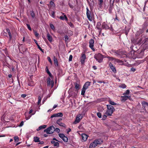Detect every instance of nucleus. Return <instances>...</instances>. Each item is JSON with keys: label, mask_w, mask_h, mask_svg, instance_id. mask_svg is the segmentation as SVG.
<instances>
[{"label": "nucleus", "mask_w": 148, "mask_h": 148, "mask_svg": "<svg viewBox=\"0 0 148 148\" xmlns=\"http://www.w3.org/2000/svg\"><path fill=\"white\" fill-rule=\"evenodd\" d=\"M107 110L105 113V114L107 116H111L115 110L114 107L111 105H107Z\"/></svg>", "instance_id": "obj_1"}, {"label": "nucleus", "mask_w": 148, "mask_h": 148, "mask_svg": "<svg viewBox=\"0 0 148 148\" xmlns=\"http://www.w3.org/2000/svg\"><path fill=\"white\" fill-rule=\"evenodd\" d=\"M104 56L99 53L96 54L94 56V58L97 61L100 63L102 62L103 58H104Z\"/></svg>", "instance_id": "obj_2"}, {"label": "nucleus", "mask_w": 148, "mask_h": 148, "mask_svg": "<svg viewBox=\"0 0 148 148\" xmlns=\"http://www.w3.org/2000/svg\"><path fill=\"white\" fill-rule=\"evenodd\" d=\"M102 142V141L100 139L96 140L90 143V148H94L97 146V144H101Z\"/></svg>", "instance_id": "obj_3"}, {"label": "nucleus", "mask_w": 148, "mask_h": 148, "mask_svg": "<svg viewBox=\"0 0 148 148\" xmlns=\"http://www.w3.org/2000/svg\"><path fill=\"white\" fill-rule=\"evenodd\" d=\"M101 27L103 29H104L106 30L109 29L112 31L113 30L112 25L111 24L108 25L105 22L102 23Z\"/></svg>", "instance_id": "obj_4"}, {"label": "nucleus", "mask_w": 148, "mask_h": 148, "mask_svg": "<svg viewBox=\"0 0 148 148\" xmlns=\"http://www.w3.org/2000/svg\"><path fill=\"white\" fill-rule=\"evenodd\" d=\"M55 131V127L51 126L47 128L44 130L45 132H46L47 134H53Z\"/></svg>", "instance_id": "obj_5"}, {"label": "nucleus", "mask_w": 148, "mask_h": 148, "mask_svg": "<svg viewBox=\"0 0 148 148\" xmlns=\"http://www.w3.org/2000/svg\"><path fill=\"white\" fill-rule=\"evenodd\" d=\"M86 59V56L84 53H82L81 57L80 58V61L81 64H83L85 62Z\"/></svg>", "instance_id": "obj_6"}, {"label": "nucleus", "mask_w": 148, "mask_h": 148, "mask_svg": "<svg viewBox=\"0 0 148 148\" xmlns=\"http://www.w3.org/2000/svg\"><path fill=\"white\" fill-rule=\"evenodd\" d=\"M94 40L92 39H91L89 42V47L93 51H95V49L93 48L94 44Z\"/></svg>", "instance_id": "obj_7"}, {"label": "nucleus", "mask_w": 148, "mask_h": 148, "mask_svg": "<svg viewBox=\"0 0 148 148\" xmlns=\"http://www.w3.org/2000/svg\"><path fill=\"white\" fill-rule=\"evenodd\" d=\"M86 15L88 19L90 21H92V18L90 16L91 12L90 11L88 8H86Z\"/></svg>", "instance_id": "obj_8"}, {"label": "nucleus", "mask_w": 148, "mask_h": 148, "mask_svg": "<svg viewBox=\"0 0 148 148\" xmlns=\"http://www.w3.org/2000/svg\"><path fill=\"white\" fill-rule=\"evenodd\" d=\"M47 82L48 86H50L51 85V88L54 85V82L53 81H52L49 77L48 78Z\"/></svg>", "instance_id": "obj_9"}, {"label": "nucleus", "mask_w": 148, "mask_h": 148, "mask_svg": "<svg viewBox=\"0 0 148 148\" xmlns=\"http://www.w3.org/2000/svg\"><path fill=\"white\" fill-rule=\"evenodd\" d=\"M101 24L100 22H97L96 27V28L99 30V34H101L102 30V29L101 28Z\"/></svg>", "instance_id": "obj_10"}, {"label": "nucleus", "mask_w": 148, "mask_h": 148, "mask_svg": "<svg viewBox=\"0 0 148 148\" xmlns=\"http://www.w3.org/2000/svg\"><path fill=\"white\" fill-rule=\"evenodd\" d=\"M63 116L61 112L58 113L56 114H55L52 115L51 117V118H53L54 117H62Z\"/></svg>", "instance_id": "obj_11"}, {"label": "nucleus", "mask_w": 148, "mask_h": 148, "mask_svg": "<svg viewBox=\"0 0 148 148\" xmlns=\"http://www.w3.org/2000/svg\"><path fill=\"white\" fill-rule=\"evenodd\" d=\"M109 66L111 69L112 71L114 73L116 72V70L115 68L113 66V65L111 62H110L109 64Z\"/></svg>", "instance_id": "obj_12"}, {"label": "nucleus", "mask_w": 148, "mask_h": 148, "mask_svg": "<svg viewBox=\"0 0 148 148\" xmlns=\"http://www.w3.org/2000/svg\"><path fill=\"white\" fill-rule=\"evenodd\" d=\"M90 82H86L84 85L83 88H84L85 89H87L88 87L90 85Z\"/></svg>", "instance_id": "obj_13"}, {"label": "nucleus", "mask_w": 148, "mask_h": 148, "mask_svg": "<svg viewBox=\"0 0 148 148\" xmlns=\"http://www.w3.org/2000/svg\"><path fill=\"white\" fill-rule=\"evenodd\" d=\"M47 38L48 40L50 42H51L52 41V38L51 36H50L48 32L47 34Z\"/></svg>", "instance_id": "obj_14"}, {"label": "nucleus", "mask_w": 148, "mask_h": 148, "mask_svg": "<svg viewBox=\"0 0 148 148\" xmlns=\"http://www.w3.org/2000/svg\"><path fill=\"white\" fill-rule=\"evenodd\" d=\"M82 140H84V141H86L88 136L84 134H82Z\"/></svg>", "instance_id": "obj_15"}, {"label": "nucleus", "mask_w": 148, "mask_h": 148, "mask_svg": "<svg viewBox=\"0 0 148 148\" xmlns=\"http://www.w3.org/2000/svg\"><path fill=\"white\" fill-rule=\"evenodd\" d=\"M114 53L115 54V55H116L117 56H121L122 54L121 51L120 50L115 51Z\"/></svg>", "instance_id": "obj_16"}, {"label": "nucleus", "mask_w": 148, "mask_h": 148, "mask_svg": "<svg viewBox=\"0 0 148 148\" xmlns=\"http://www.w3.org/2000/svg\"><path fill=\"white\" fill-rule=\"evenodd\" d=\"M130 96H122V100L123 101H125L127 99L129 98L130 97Z\"/></svg>", "instance_id": "obj_17"}, {"label": "nucleus", "mask_w": 148, "mask_h": 148, "mask_svg": "<svg viewBox=\"0 0 148 148\" xmlns=\"http://www.w3.org/2000/svg\"><path fill=\"white\" fill-rule=\"evenodd\" d=\"M51 143L53 144L54 146L58 147L59 146V143L58 142H55L54 140H52Z\"/></svg>", "instance_id": "obj_18"}, {"label": "nucleus", "mask_w": 148, "mask_h": 148, "mask_svg": "<svg viewBox=\"0 0 148 148\" xmlns=\"http://www.w3.org/2000/svg\"><path fill=\"white\" fill-rule=\"evenodd\" d=\"M47 127V125H41L37 129V131H39L40 130L42 129L45 128Z\"/></svg>", "instance_id": "obj_19"}, {"label": "nucleus", "mask_w": 148, "mask_h": 148, "mask_svg": "<svg viewBox=\"0 0 148 148\" xmlns=\"http://www.w3.org/2000/svg\"><path fill=\"white\" fill-rule=\"evenodd\" d=\"M53 60L54 62V63L56 66H58V62L57 59L56 58H55V57H54L53 58Z\"/></svg>", "instance_id": "obj_20"}, {"label": "nucleus", "mask_w": 148, "mask_h": 148, "mask_svg": "<svg viewBox=\"0 0 148 148\" xmlns=\"http://www.w3.org/2000/svg\"><path fill=\"white\" fill-rule=\"evenodd\" d=\"M34 141L35 142H40L39 138L37 137H34Z\"/></svg>", "instance_id": "obj_21"}, {"label": "nucleus", "mask_w": 148, "mask_h": 148, "mask_svg": "<svg viewBox=\"0 0 148 148\" xmlns=\"http://www.w3.org/2000/svg\"><path fill=\"white\" fill-rule=\"evenodd\" d=\"M60 126L64 127H66V125L63 123L60 122L57 123Z\"/></svg>", "instance_id": "obj_22"}, {"label": "nucleus", "mask_w": 148, "mask_h": 148, "mask_svg": "<svg viewBox=\"0 0 148 148\" xmlns=\"http://www.w3.org/2000/svg\"><path fill=\"white\" fill-rule=\"evenodd\" d=\"M80 120L79 119H78V118L76 117L75 121L73 123L75 124H76L77 123H79L80 121Z\"/></svg>", "instance_id": "obj_23"}, {"label": "nucleus", "mask_w": 148, "mask_h": 148, "mask_svg": "<svg viewBox=\"0 0 148 148\" xmlns=\"http://www.w3.org/2000/svg\"><path fill=\"white\" fill-rule=\"evenodd\" d=\"M8 35L9 36V43H10L12 39V36L11 33H9Z\"/></svg>", "instance_id": "obj_24"}, {"label": "nucleus", "mask_w": 148, "mask_h": 148, "mask_svg": "<svg viewBox=\"0 0 148 148\" xmlns=\"http://www.w3.org/2000/svg\"><path fill=\"white\" fill-rule=\"evenodd\" d=\"M109 103L111 105H116V103L110 100L109 101Z\"/></svg>", "instance_id": "obj_25"}, {"label": "nucleus", "mask_w": 148, "mask_h": 148, "mask_svg": "<svg viewBox=\"0 0 148 148\" xmlns=\"http://www.w3.org/2000/svg\"><path fill=\"white\" fill-rule=\"evenodd\" d=\"M42 97L40 96H39L38 97V105H39L40 103Z\"/></svg>", "instance_id": "obj_26"}, {"label": "nucleus", "mask_w": 148, "mask_h": 148, "mask_svg": "<svg viewBox=\"0 0 148 148\" xmlns=\"http://www.w3.org/2000/svg\"><path fill=\"white\" fill-rule=\"evenodd\" d=\"M51 28L54 31H55V28L53 24H50Z\"/></svg>", "instance_id": "obj_27"}, {"label": "nucleus", "mask_w": 148, "mask_h": 148, "mask_svg": "<svg viewBox=\"0 0 148 148\" xmlns=\"http://www.w3.org/2000/svg\"><path fill=\"white\" fill-rule=\"evenodd\" d=\"M86 89H85L84 88H82V91H81V95H84L86 91Z\"/></svg>", "instance_id": "obj_28"}, {"label": "nucleus", "mask_w": 148, "mask_h": 148, "mask_svg": "<svg viewBox=\"0 0 148 148\" xmlns=\"http://www.w3.org/2000/svg\"><path fill=\"white\" fill-rule=\"evenodd\" d=\"M62 140L65 142H67L68 141V138L65 136H64L63 139H62Z\"/></svg>", "instance_id": "obj_29"}, {"label": "nucleus", "mask_w": 148, "mask_h": 148, "mask_svg": "<svg viewBox=\"0 0 148 148\" xmlns=\"http://www.w3.org/2000/svg\"><path fill=\"white\" fill-rule=\"evenodd\" d=\"M119 87L120 88H125L126 87V85L124 84H122Z\"/></svg>", "instance_id": "obj_30"}, {"label": "nucleus", "mask_w": 148, "mask_h": 148, "mask_svg": "<svg viewBox=\"0 0 148 148\" xmlns=\"http://www.w3.org/2000/svg\"><path fill=\"white\" fill-rule=\"evenodd\" d=\"M59 136L61 138H62V139H63L64 137V136L65 135L63 134H59Z\"/></svg>", "instance_id": "obj_31"}, {"label": "nucleus", "mask_w": 148, "mask_h": 148, "mask_svg": "<svg viewBox=\"0 0 148 148\" xmlns=\"http://www.w3.org/2000/svg\"><path fill=\"white\" fill-rule=\"evenodd\" d=\"M129 93H130V90H126V92H124L123 94L124 95H128L129 94Z\"/></svg>", "instance_id": "obj_32"}, {"label": "nucleus", "mask_w": 148, "mask_h": 148, "mask_svg": "<svg viewBox=\"0 0 148 148\" xmlns=\"http://www.w3.org/2000/svg\"><path fill=\"white\" fill-rule=\"evenodd\" d=\"M32 114L30 115H29L27 117L26 115H25V118L26 119V120H28L32 116L33 114Z\"/></svg>", "instance_id": "obj_33"}, {"label": "nucleus", "mask_w": 148, "mask_h": 148, "mask_svg": "<svg viewBox=\"0 0 148 148\" xmlns=\"http://www.w3.org/2000/svg\"><path fill=\"white\" fill-rule=\"evenodd\" d=\"M14 139L15 141L16 142H18V137L17 136H15L14 137Z\"/></svg>", "instance_id": "obj_34"}, {"label": "nucleus", "mask_w": 148, "mask_h": 148, "mask_svg": "<svg viewBox=\"0 0 148 148\" xmlns=\"http://www.w3.org/2000/svg\"><path fill=\"white\" fill-rule=\"evenodd\" d=\"M50 4L52 6L54 7L55 6V4L52 1H51L50 2Z\"/></svg>", "instance_id": "obj_35"}, {"label": "nucleus", "mask_w": 148, "mask_h": 148, "mask_svg": "<svg viewBox=\"0 0 148 148\" xmlns=\"http://www.w3.org/2000/svg\"><path fill=\"white\" fill-rule=\"evenodd\" d=\"M79 85L77 83H75V88L76 89H78L79 88Z\"/></svg>", "instance_id": "obj_36"}, {"label": "nucleus", "mask_w": 148, "mask_h": 148, "mask_svg": "<svg viewBox=\"0 0 148 148\" xmlns=\"http://www.w3.org/2000/svg\"><path fill=\"white\" fill-rule=\"evenodd\" d=\"M55 12L54 11H52L51 14V16L54 18L55 17Z\"/></svg>", "instance_id": "obj_37"}, {"label": "nucleus", "mask_w": 148, "mask_h": 148, "mask_svg": "<svg viewBox=\"0 0 148 148\" xmlns=\"http://www.w3.org/2000/svg\"><path fill=\"white\" fill-rule=\"evenodd\" d=\"M65 41L66 42L69 39L68 36L67 35H65L64 36Z\"/></svg>", "instance_id": "obj_38"}, {"label": "nucleus", "mask_w": 148, "mask_h": 148, "mask_svg": "<svg viewBox=\"0 0 148 148\" xmlns=\"http://www.w3.org/2000/svg\"><path fill=\"white\" fill-rule=\"evenodd\" d=\"M31 15L32 18H34L35 16V14L33 11H32L31 13Z\"/></svg>", "instance_id": "obj_39"}, {"label": "nucleus", "mask_w": 148, "mask_h": 148, "mask_svg": "<svg viewBox=\"0 0 148 148\" xmlns=\"http://www.w3.org/2000/svg\"><path fill=\"white\" fill-rule=\"evenodd\" d=\"M77 117L78 118V119H79L81 120L82 118V115L79 114V115H78Z\"/></svg>", "instance_id": "obj_40"}, {"label": "nucleus", "mask_w": 148, "mask_h": 148, "mask_svg": "<svg viewBox=\"0 0 148 148\" xmlns=\"http://www.w3.org/2000/svg\"><path fill=\"white\" fill-rule=\"evenodd\" d=\"M97 116L99 118H101V114L100 112H98L97 113Z\"/></svg>", "instance_id": "obj_41"}, {"label": "nucleus", "mask_w": 148, "mask_h": 148, "mask_svg": "<svg viewBox=\"0 0 148 148\" xmlns=\"http://www.w3.org/2000/svg\"><path fill=\"white\" fill-rule=\"evenodd\" d=\"M37 47L42 52L44 53V50L42 49L39 45Z\"/></svg>", "instance_id": "obj_42"}, {"label": "nucleus", "mask_w": 148, "mask_h": 148, "mask_svg": "<svg viewBox=\"0 0 148 148\" xmlns=\"http://www.w3.org/2000/svg\"><path fill=\"white\" fill-rule=\"evenodd\" d=\"M27 26L28 29L30 30L31 31L32 30V29L31 28L30 25L28 24H27Z\"/></svg>", "instance_id": "obj_43"}, {"label": "nucleus", "mask_w": 148, "mask_h": 148, "mask_svg": "<svg viewBox=\"0 0 148 148\" xmlns=\"http://www.w3.org/2000/svg\"><path fill=\"white\" fill-rule=\"evenodd\" d=\"M69 25L71 27H74L73 25L71 22L69 23H68Z\"/></svg>", "instance_id": "obj_44"}, {"label": "nucleus", "mask_w": 148, "mask_h": 148, "mask_svg": "<svg viewBox=\"0 0 148 148\" xmlns=\"http://www.w3.org/2000/svg\"><path fill=\"white\" fill-rule=\"evenodd\" d=\"M55 131L57 133H59L60 132V130L58 128H55Z\"/></svg>", "instance_id": "obj_45"}, {"label": "nucleus", "mask_w": 148, "mask_h": 148, "mask_svg": "<svg viewBox=\"0 0 148 148\" xmlns=\"http://www.w3.org/2000/svg\"><path fill=\"white\" fill-rule=\"evenodd\" d=\"M34 85L33 82H30L28 83V85L30 86H33Z\"/></svg>", "instance_id": "obj_46"}, {"label": "nucleus", "mask_w": 148, "mask_h": 148, "mask_svg": "<svg viewBox=\"0 0 148 148\" xmlns=\"http://www.w3.org/2000/svg\"><path fill=\"white\" fill-rule=\"evenodd\" d=\"M72 55H70L69 56V61H71L72 60Z\"/></svg>", "instance_id": "obj_47"}, {"label": "nucleus", "mask_w": 148, "mask_h": 148, "mask_svg": "<svg viewBox=\"0 0 148 148\" xmlns=\"http://www.w3.org/2000/svg\"><path fill=\"white\" fill-rule=\"evenodd\" d=\"M34 32L36 36L37 37L38 36L39 34L36 31H34Z\"/></svg>", "instance_id": "obj_48"}, {"label": "nucleus", "mask_w": 148, "mask_h": 148, "mask_svg": "<svg viewBox=\"0 0 148 148\" xmlns=\"http://www.w3.org/2000/svg\"><path fill=\"white\" fill-rule=\"evenodd\" d=\"M64 16H61L59 18L61 20H64Z\"/></svg>", "instance_id": "obj_49"}, {"label": "nucleus", "mask_w": 148, "mask_h": 148, "mask_svg": "<svg viewBox=\"0 0 148 148\" xmlns=\"http://www.w3.org/2000/svg\"><path fill=\"white\" fill-rule=\"evenodd\" d=\"M114 0H110V4L113 5L114 3Z\"/></svg>", "instance_id": "obj_50"}, {"label": "nucleus", "mask_w": 148, "mask_h": 148, "mask_svg": "<svg viewBox=\"0 0 148 148\" xmlns=\"http://www.w3.org/2000/svg\"><path fill=\"white\" fill-rule=\"evenodd\" d=\"M131 71L133 72H134L136 71V69L134 68H132L131 69Z\"/></svg>", "instance_id": "obj_51"}, {"label": "nucleus", "mask_w": 148, "mask_h": 148, "mask_svg": "<svg viewBox=\"0 0 148 148\" xmlns=\"http://www.w3.org/2000/svg\"><path fill=\"white\" fill-rule=\"evenodd\" d=\"M114 59H115V58H113L112 57H110V58L109 60L110 61H113L114 60Z\"/></svg>", "instance_id": "obj_52"}, {"label": "nucleus", "mask_w": 148, "mask_h": 148, "mask_svg": "<svg viewBox=\"0 0 148 148\" xmlns=\"http://www.w3.org/2000/svg\"><path fill=\"white\" fill-rule=\"evenodd\" d=\"M107 116V115H106V114L104 115L103 116V120H105L106 119V117Z\"/></svg>", "instance_id": "obj_53"}, {"label": "nucleus", "mask_w": 148, "mask_h": 148, "mask_svg": "<svg viewBox=\"0 0 148 148\" xmlns=\"http://www.w3.org/2000/svg\"><path fill=\"white\" fill-rule=\"evenodd\" d=\"M115 61L116 62H121V60H119V59H115Z\"/></svg>", "instance_id": "obj_54"}, {"label": "nucleus", "mask_w": 148, "mask_h": 148, "mask_svg": "<svg viewBox=\"0 0 148 148\" xmlns=\"http://www.w3.org/2000/svg\"><path fill=\"white\" fill-rule=\"evenodd\" d=\"M47 59H48L49 62H50L51 63V62H52L51 60V58H50L49 57H47Z\"/></svg>", "instance_id": "obj_55"}, {"label": "nucleus", "mask_w": 148, "mask_h": 148, "mask_svg": "<svg viewBox=\"0 0 148 148\" xmlns=\"http://www.w3.org/2000/svg\"><path fill=\"white\" fill-rule=\"evenodd\" d=\"M103 2V0H99V5H102V3Z\"/></svg>", "instance_id": "obj_56"}, {"label": "nucleus", "mask_w": 148, "mask_h": 148, "mask_svg": "<svg viewBox=\"0 0 148 148\" xmlns=\"http://www.w3.org/2000/svg\"><path fill=\"white\" fill-rule=\"evenodd\" d=\"M62 120V119H60L57 121L56 123H57L60 122V121H61Z\"/></svg>", "instance_id": "obj_57"}, {"label": "nucleus", "mask_w": 148, "mask_h": 148, "mask_svg": "<svg viewBox=\"0 0 148 148\" xmlns=\"http://www.w3.org/2000/svg\"><path fill=\"white\" fill-rule=\"evenodd\" d=\"M26 95L25 94H22L21 95V97H22L23 98H24V97H26Z\"/></svg>", "instance_id": "obj_58"}, {"label": "nucleus", "mask_w": 148, "mask_h": 148, "mask_svg": "<svg viewBox=\"0 0 148 148\" xmlns=\"http://www.w3.org/2000/svg\"><path fill=\"white\" fill-rule=\"evenodd\" d=\"M34 41L36 43V45H37V46H38L39 45L38 44L37 41L35 39L34 40Z\"/></svg>", "instance_id": "obj_59"}, {"label": "nucleus", "mask_w": 148, "mask_h": 148, "mask_svg": "<svg viewBox=\"0 0 148 148\" xmlns=\"http://www.w3.org/2000/svg\"><path fill=\"white\" fill-rule=\"evenodd\" d=\"M23 125V121H22L20 124V125H19V126L21 127V126H22Z\"/></svg>", "instance_id": "obj_60"}, {"label": "nucleus", "mask_w": 148, "mask_h": 148, "mask_svg": "<svg viewBox=\"0 0 148 148\" xmlns=\"http://www.w3.org/2000/svg\"><path fill=\"white\" fill-rule=\"evenodd\" d=\"M6 32H7L8 34H9V33H11L10 32V31L9 29H6Z\"/></svg>", "instance_id": "obj_61"}, {"label": "nucleus", "mask_w": 148, "mask_h": 148, "mask_svg": "<svg viewBox=\"0 0 148 148\" xmlns=\"http://www.w3.org/2000/svg\"><path fill=\"white\" fill-rule=\"evenodd\" d=\"M92 68H93V69L95 70H96L97 69V68L96 67V66H92Z\"/></svg>", "instance_id": "obj_62"}, {"label": "nucleus", "mask_w": 148, "mask_h": 148, "mask_svg": "<svg viewBox=\"0 0 148 148\" xmlns=\"http://www.w3.org/2000/svg\"><path fill=\"white\" fill-rule=\"evenodd\" d=\"M116 20H118V21H119V20L117 16L116 15V18L114 19V21H115Z\"/></svg>", "instance_id": "obj_63"}, {"label": "nucleus", "mask_w": 148, "mask_h": 148, "mask_svg": "<svg viewBox=\"0 0 148 148\" xmlns=\"http://www.w3.org/2000/svg\"><path fill=\"white\" fill-rule=\"evenodd\" d=\"M64 19H65L66 20V21H67L68 20V18L66 16V15H64Z\"/></svg>", "instance_id": "obj_64"}]
</instances>
